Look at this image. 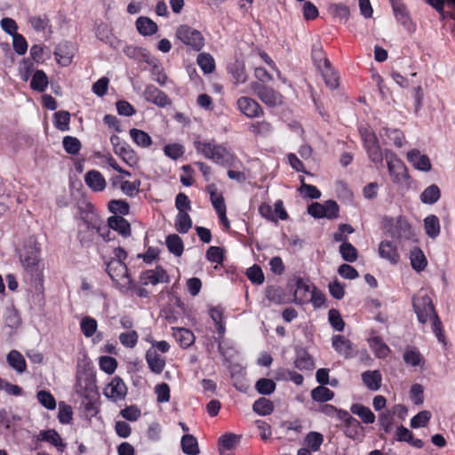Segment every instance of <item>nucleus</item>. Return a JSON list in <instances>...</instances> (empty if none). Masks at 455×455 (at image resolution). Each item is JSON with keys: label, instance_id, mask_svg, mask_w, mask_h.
I'll return each instance as SVG.
<instances>
[{"label": "nucleus", "instance_id": "f257e3e1", "mask_svg": "<svg viewBox=\"0 0 455 455\" xmlns=\"http://www.w3.org/2000/svg\"><path fill=\"white\" fill-rule=\"evenodd\" d=\"M412 305L419 322L421 323H426L429 319L432 324V331L437 338L438 341L444 344L445 336L443 331V324L435 310L430 297L427 295L413 297Z\"/></svg>", "mask_w": 455, "mask_h": 455}, {"label": "nucleus", "instance_id": "f03ea898", "mask_svg": "<svg viewBox=\"0 0 455 455\" xmlns=\"http://www.w3.org/2000/svg\"><path fill=\"white\" fill-rule=\"evenodd\" d=\"M80 210V219L83 221L78 227L77 239L80 244L84 248H90L92 246L97 235V228H92L89 221H97V213L94 212V208L92 204H86V209Z\"/></svg>", "mask_w": 455, "mask_h": 455}, {"label": "nucleus", "instance_id": "7ed1b4c3", "mask_svg": "<svg viewBox=\"0 0 455 455\" xmlns=\"http://www.w3.org/2000/svg\"><path fill=\"white\" fill-rule=\"evenodd\" d=\"M194 146L196 151L204 157L212 160L222 166H232L235 157L226 148L207 141L196 140Z\"/></svg>", "mask_w": 455, "mask_h": 455}, {"label": "nucleus", "instance_id": "20e7f679", "mask_svg": "<svg viewBox=\"0 0 455 455\" xmlns=\"http://www.w3.org/2000/svg\"><path fill=\"white\" fill-rule=\"evenodd\" d=\"M176 37L195 52L201 51L204 46L203 34L186 24L180 25L177 28Z\"/></svg>", "mask_w": 455, "mask_h": 455}, {"label": "nucleus", "instance_id": "39448f33", "mask_svg": "<svg viewBox=\"0 0 455 455\" xmlns=\"http://www.w3.org/2000/svg\"><path fill=\"white\" fill-rule=\"evenodd\" d=\"M387 233L397 242L403 240H412L414 233L411 226L405 218L399 216L396 220L391 219L386 224Z\"/></svg>", "mask_w": 455, "mask_h": 455}, {"label": "nucleus", "instance_id": "423d86ee", "mask_svg": "<svg viewBox=\"0 0 455 455\" xmlns=\"http://www.w3.org/2000/svg\"><path fill=\"white\" fill-rule=\"evenodd\" d=\"M251 88L253 93L267 106L272 108L283 104V95L272 87L259 82H253Z\"/></svg>", "mask_w": 455, "mask_h": 455}, {"label": "nucleus", "instance_id": "0eeeda50", "mask_svg": "<svg viewBox=\"0 0 455 455\" xmlns=\"http://www.w3.org/2000/svg\"><path fill=\"white\" fill-rule=\"evenodd\" d=\"M384 156L387 161L388 172L393 178L394 182L401 183L403 180L409 179L405 164L395 153L386 150Z\"/></svg>", "mask_w": 455, "mask_h": 455}, {"label": "nucleus", "instance_id": "6e6552de", "mask_svg": "<svg viewBox=\"0 0 455 455\" xmlns=\"http://www.w3.org/2000/svg\"><path fill=\"white\" fill-rule=\"evenodd\" d=\"M39 255L40 249L36 244L26 246L24 251L20 255L23 267L32 276L38 274Z\"/></svg>", "mask_w": 455, "mask_h": 455}, {"label": "nucleus", "instance_id": "1a4fd4ad", "mask_svg": "<svg viewBox=\"0 0 455 455\" xmlns=\"http://www.w3.org/2000/svg\"><path fill=\"white\" fill-rule=\"evenodd\" d=\"M104 395L114 402L124 400L127 387L119 376H115L104 390Z\"/></svg>", "mask_w": 455, "mask_h": 455}, {"label": "nucleus", "instance_id": "9d476101", "mask_svg": "<svg viewBox=\"0 0 455 455\" xmlns=\"http://www.w3.org/2000/svg\"><path fill=\"white\" fill-rule=\"evenodd\" d=\"M106 271L113 281H120L127 279V283H131L129 270L124 262L119 260L109 259L106 262Z\"/></svg>", "mask_w": 455, "mask_h": 455}, {"label": "nucleus", "instance_id": "9b49d317", "mask_svg": "<svg viewBox=\"0 0 455 455\" xmlns=\"http://www.w3.org/2000/svg\"><path fill=\"white\" fill-rule=\"evenodd\" d=\"M239 110L247 117L254 118L264 115L261 106L250 97H241L237 100Z\"/></svg>", "mask_w": 455, "mask_h": 455}, {"label": "nucleus", "instance_id": "f8f14e48", "mask_svg": "<svg viewBox=\"0 0 455 455\" xmlns=\"http://www.w3.org/2000/svg\"><path fill=\"white\" fill-rule=\"evenodd\" d=\"M140 279L143 285H148L149 283L156 285L159 283L169 282V276L161 266L156 267L155 269H149L142 272Z\"/></svg>", "mask_w": 455, "mask_h": 455}, {"label": "nucleus", "instance_id": "ddd939ff", "mask_svg": "<svg viewBox=\"0 0 455 455\" xmlns=\"http://www.w3.org/2000/svg\"><path fill=\"white\" fill-rule=\"evenodd\" d=\"M144 97L147 101L164 108L172 103L169 97L161 90L154 85H148L144 91Z\"/></svg>", "mask_w": 455, "mask_h": 455}, {"label": "nucleus", "instance_id": "4468645a", "mask_svg": "<svg viewBox=\"0 0 455 455\" xmlns=\"http://www.w3.org/2000/svg\"><path fill=\"white\" fill-rule=\"evenodd\" d=\"M408 161L417 170L422 172H429L431 170V163L427 155H421L419 150L414 148L407 153Z\"/></svg>", "mask_w": 455, "mask_h": 455}, {"label": "nucleus", "instance_id": "2eb2a0df", "mask_svg": "<svg viewBox=\"0 0 455 455\" xmlns=\"http://www.w3.org/2000/svg\"><path fill=\"white\" fill-rule=\"evenodd\" d=\"M379 254L380 258L395 265L400 259L396 245L391 241H382L379 245Z\"/></svg>", "mask_w": 455, "mask_h": 455}, {"label": "nucleus", "instance_id": "dca6fc26", "mask_svg": "<svg viewBox=\"0 0 455 455\" xmlns=\"http://www.w3.org/2000/svg\"><path fill=\"white\" fill-rule=\"evenodd\" d=\"M85 184L93 191L100 192L106 188V180L103 175L96 170H91L84 175Z\"/></svg>", "mask_w": 455, "mask_h": 455}, {"label": "nucleus", "instance_id": "f3484780", "mask_svg": "<svg viewBox=\"0 0 455 455\" xmlns=\"http://www.w3.org/2000/svg\"><path fill=\"white\" fill-rule=\"evenodd\" d=\"M37 440L52 443L60 452H62L67 446V444L63 442L59 433L54 429L41 431L37 435Z\"/></svg>", "mask_w": 455, "mask_h": 455}, {"label": "nucleus", "instance_id": "a211bd4d", "mask_svg": "<svg viewBox=\"0 0 455 455\" xmlns=\"http://www.w3.org/2000/svg\"><path fill=\"white\" fill-rule=\"evenodd\" d=\"M332 347L340 355L345 357H352L354 355L352 342L342 335H334L332 337Z\"/></svg>", "mask_w": 455, "mask_h": 455}, {"label": "nucleus", "instance_id": "6ab92c4d", "mask_svg": "<svg viewBox=\"0 0 455 455\" xmlns=\"http://www.w3.org/2000/svg\"><path fill=\"white\" fill-rule=\"evenodd\" d=\"M109 227L124 237L131 235V225L123 216L114 215L108 219Z\"/></svg>", "mask_w": 455, "mask_h": 455}, {"label": "nucleus", "instance_id": "aec40b11", "mask_svg": "<svg viewBox=\"0 0 455 455\" xmlns=\"http://www.w3.org/2000/svg\"><path fill=\"white\" fill-rule=\"evenodd\" d=\"M362 380L365 387L371 391H377L381 387L382 376L378 370L366 371L362 373Z\"/></svg>", "mask_w": 455, "mask_h": 455}, {"label": "nucleus", "instance_id": "412c9836", "mask_svg": "<svg viewBox=\"0 0 455 455\" xmlns=\"http://www.w3.org/2000/svg\"><path fill=\"white\" fill-rule=\"evenodd\" d=\"M146 361L150 371L156 374H160L165 366V360L154 349H148L146 352Z\"/></svg>", "mask_w": 455, "mask_h": 455}, {"label": "nucleus", "instance_id": "4be33fe9", "mask_svg": "<svg viewBox=\"0 0 455 455\" xmlns=\"http://www.w3.org/2000/svg\"><path fill=\"white\" fill-rule=\"evenodd\" d=\"M136 28L142 36H152L157 31V25L148 17L140 16L136 20Z\"/></svg>", "mask_w": 455, "mask_h": 455}, {"label": "nucleus", "instance_id": "5701e85b", "mask_svg": "<svg viewBox=\"0 0 455 455\" xmlns=\"http://www.w3.org/2000/svg\"><path fill=\"white\" fill-rule=\"evenodd\" d=\"M296 291H294L293 301L298 304H304L308 301L307 294L311 292L310 284L304 282L301 277L295 278Z\"/></svg>", "mask_w": 455, "mask_h": 455}, {"label": "nucleus", "instance_id": "b1692460", "mask_svg": "<svg viewBox=\"0 0 455 455\" xmlns=\"http://www.w3.org/2000/svg\"><path fill=\"white\" fill-rule=\"evenodd\" d=\"M294 365L299 371H309L314 368V361L304 348H297Z\"/></svg>", "mask_w": 455, "mask_h": 455}, {"label": "nucleus", "instance_id": "393cba45", "mask_svg": "<svg viewBox=\"0 0 455 455\" xmlns=\"http://www.w3.org/2000/svg\"><path fill=\"white\" fill-rule=\"evenodd\" d=\"M114 153L119 156L129 166H134L138 164L139 158L137 154L127 143L122 144V147L116 149Z\"/></svg>", "mask_w": 455, "mask_h": 455}, {"label": "nucleus", "instance_id": "a878e982", "mask_svg": "<svg viewBox=\"0 0 455 455\" xmlns=\"http://www.w3.org/2000/svg\"><path fill=\"white\" fill-rule=\"evenodd\" d=\"M350 411L358 416L363 423L371 424L375 421V415L370 410V408L361 404V403H354L350 407Z\"/></svg>", "mask_w": 455, "mask_h": 455}, {"label": "nucleus", "instance_id": "bb28decb", "mask_svg": "<svg viewBox=\"0 0 455 455\" xmlns=\"http://www.w3.org/2000/svg\"><path fill=\"white\" fill-rule=\"evenodd\" d=\"M182 451L187 455H197L200 452L196 438L189 434L184 435L180 441Z\"/></svg>", "mask_w": 455, "mask_h": 455}, {"label": "nucleus", "instance_id": "cd10ccee", "mask_svg": "<svg viewBox=\"0 0 455 455\" xmlns=\"http://www.w3.org/2000/svg\"><path fill=\"white\" fill-rule=\"evenodd\" d=\"M410 259L412 268L418 272L422 271L427 267V259L423 251L418 247H413L411 250Z\"/></svg>", "mask_w": 455, "mask_h": 455}, {"label": "nucleus", "instance_id": "c85d7f7f", "mask_svg": "<svg viewBox=\"0 0 455 455\" xmlns=\"http://www.w3.org/2000/svg\"><path fill=\"white\" fill-rule=\"evenodd\" d=\"M9 365L19 373L26 371L27 363L23 355L17 350H12L6 357Z\"/></svg>", "mask_w": 455, "mask_h": 455}, {"label": "nucleus", "instance_id": "c756f323", "mask_svg": "<svg viewBox=\"0 0 455 455\" xmlns=\"http://www.w3.org/2000/svg\"><path fill=\"white\" fill-rule=\"evenodd\" d=\"M165 244L168 251L177 257L182 255L184 251V243L182 239L176 234H172L166 236Z\"/></svg>", "mask_w": 455, "mask_h": 455}, {"label": "nucleus", "instance_id": "7c9ffc66", "mask_svg": "<svg viewBox=\"0 0 455 455\" xmlns=\"http://www.w3.org/2000/svg\"><path fill=\"white\" fill-rule=\"evenodd\" d=\"M228 70L236 84H243L247 80L244 64L242 61H234L228 67Z\"/></svg>", "mask_w": 455, "mask_h": 455}, {"label": "nucleus", "instance_id": "2f4dec72", "mask_svg": "<svg viewBox=\"0 0 455 455\" xmlns=\"http://www.w3.org/2000/svg\"><path fill=\"white\" fill-rule=\"evenodd\" d=\"M48 77L43 70H36L31 79L30 87L32 90L44 92L48 85Z\"/></svg>", "mask_w": 455, "mask_h": 455}, {"label": "nucleus", "instance_id": "473e14b6", "mask_svg": "<svg viewBox=\"0 0 455 455\" xmlns=\"http://www.w3.org/2000/svg\"><path fill=\"white\" fill-rule=\"evenodd\" d=\"M92 228H97V235L102 237L105 242H109L114 239V235L111 233L108 222L106 224L98 215L97 221H89Z\"/></svg>", "mask_w": 455, "mask_h": 455}, {"label": "nucleus", "instance_id": "72a5a7b5", "mask_svg": "<svg viewBox=\"0 0 455 455\" xmlns=\"http://www.w3.org/2000/svg\"><path fill=\"white\" fill-rule=\"evenodd\" d=\"M130 136L139 147L148 148L152 145L151 137L142 130L132 128L130 130Z\"/></svg>", "mask_w": 455, "mask_h": 455}, {"label": "nucleus", "instance_id": "f704fd0d", "mask_svg": "<svg viewBox=\"0 0 455 455\" xmlns=\"http://www.w3.org/2000/svg\"><path fill=\"white\" fill-rule=\"evenodd\" d=\"M323 77L325 84L331 90L336 89L339 86V76L331 65L323 67L319 70Z\"/></svg>", "mask_w": 455, "mask_h": 455}, {"label": "nucleus", "instance_id": "c9c22d12", "mask_svg": "<svg viewBox=\"0 0 455 455\" xmlns=\"http://www.w3.org/2000/svg\"><path fill=\"white\" fill-rule=\"evenodd\" d=\"M391 3L397 21L406 26L410 21V16L405 5L398 0H391Z\"/></svg>", "mask_w": 455, "mask_h": 455}, {"label": "nucleus", "instance_id": "e433bc0d", "mask_svg": "<svg viewBox=\"0 0 455 455\" xmlns=\"http://www.w3.org/2000/svg\"><path fill=\"white\" fill-rule=\"evenodd\" d=\"M371 348L374 351L375 355L379 358L386 357L389 353V347L385 344L379 336L372 337L369 339Z\"/></svg>", "mask_w": 455, "mask_h": 455}, {"label": "nucleus", "instance_id": "4c0bfd02", "mask_svg": "<svg viewBox=\"0 0 455 455\" xmlns=\"http://www.w3.org/2000/svg\"><path fill=\"white\" fill-rule=\"evenodd\" d=\"M441 196L438 186L433 184L427 188L420 195V200L426 204H433L436 203Z\"/></svg>", "mask_w": 455, "mask_h": 455}, {"label": "nucleus", "instance_id": "58836bf2", "mask_svg": "<svg viewBox=\"0 0 455 455\" xmlns=\"http://www.w3.org/2000/svg\"><path fill=\"white\" fill-rule=\"evenodd\" d=\"M403 358L405 363L412 367L419 366L425 362L422 355L416 348H406Z\"/></svg>", "mask_w": 455, "mask_h": 455}, {"label": "nucleus", "instance_id": "ea45409f", "mask_svg": "<svg viewBox=\"0 0 455 455\" xmlns=\"http://www.w3.org/2000/svg\"><path fill=\"white\" fill-rule=\"evenodd\" d=\"M252 409L257 414L267 416L273 412L274 404L270 400L265 397H260L254 402Z\"/></svg>", "mask_w": 455, "mask_h": 455}, {"label": "nucleus", "instance_id": "a19ab883", "mask_svg": "<svg viewBox=\"0 0 455 455\" xmlns=\"http://www.w3.org/2000/svg\"><path fill=\"white\" fill-rule=\"evenodd\" d=\"M266 297L275 304H284L287 302L283 290L279 286H269L266 290Z\"/></svg>", "mask_w": 455, "mask_h": 455}, {"label": "nucleus", "instance_id": "79ce46f5", "mask_svg": "<svg viewBox=\"0 0 455 455\" xmlns=\"http://www.w3.org/2000/svg\"><path fill=\"white\" fill-rule=\"evenodd\" d=\"M424 226L427 235L435 238L440 234V222L435 215H429L424 220Z\"/></svg>", "mask_w": 455, "mask_h": 455}, {"label": "nucleus", "instance_id": "37998d69", "mask_svg": "<svg viewBox=\"0 0 455 455\" xmlns=\"http://www.w3.org/2000/svg\"><path fill=\"white\" fill-rule=\"evenodd\" d=\"M70 114L65 110H60L53 115L54 126L62 132L69 130Z\"/></svg>", "mask_w": 455, "mask_h": 455}, {"label": "nucleus", "instance_id": "c03bdc74", "mask_svg": "<svg viewBox=\"0 0 455 455\" xmlns=\"http://www.w3.org/2000/svg\"><path fill=\"white\" fill-rule=\"evenodd\" d=\"M174 337L180 343V347L187 348L190 347L195 341L193 332L188 329L180 328L174 332Z\"/></svg>", "mask_w": 455, "mask_h": 455}, {"label": "nucleus", "instance_id": "a18cd8bd", "mask_svg": "<svg viewBox=\"0 0 455 455\" xmlns=\"http://www.w3.org/2000/svg\"><path fill=\"white\" fill-rule=\"evenodd\" d=\"M196 62L204 74H211L215 69V61L210 53H199L196 59Z\"/></svg>", "mask_w": 455, "mask_h": 455}, {"label": "nucleus", "instance_id": "49530a36", "mask_svg": "<svg viewBox=\"0 0 455 455\" xmlns=\"http://www.w3.org/2000/svg\"><path fill=\"white\" fill-rule=\"evenodd\" d=\"M192 227V220L188 213L178 212L175 219V228L180 234H186Z\"/></svg>", "mask_w": 455, "mask_h": 455}, {"label": "nucleus", "instance_id": "de8ad7c7", "mask_svg": "<svg viewBox=\"0 0 455 455\" xmlns=\"http://www.w3.org/2000/svg\"><path fill=\"white\" fill-rule=\"evenodd\" d=\"M311 397L314 401L324 403L334 397V392L324 386H319L311 391Z\"/></svg>", "mask_w": 455, "mask_h": 455}, {"label": "nucleus", "instance_id": "09e8293b", "mask_svg": "<svg viewBox=\"0 0 455 455\" xmlns=\"http://www.w3.org/2000/svg\"><path fill=\"white\" fill-rule=\"evenodd\" d=\"M311 56L315 65L319 70L331 64L320 45L315 44L313 46Z\"/></svg>", "mask_w": 455, "mask_h": 455}, {"label": "nucleus", "instance_id": "8fccbe9b", "mask_svg": "<svg viewBox=\"0 0 455 455\" xmlns=\"http://www.w3.org/2000/svg\"><path fill=\"white\" fill-rule=\"evenodd\" d=\"M207 191L210 194L211 202L216 212L227 209L224 198L221 195L217 194V188L214 184L209 185Z\"/></svg>", "mask_w": 455, "mask_h": 455}, {"label": "nucleus", "instance_id": "3c124183", "mask_svg": "<svg viewBox=\"0 0 455 455\" xmlns=\"http://www.w3.org/2000/svg\"><path fill=\"white\" fill-rule=\"evenodd\" d=\"M342 259L347 262H355L358 258L356 248L350 243H342L339 248Z\"/></svg>", "mask_w": 455, "mask_h": 455}, {"label": "nucleus", "instance_id": "603ef678", "mask_svg": "<svg viewBox=\"0 0 455 455\" xmlns=\"http://www.w3.org/2000/svg\"><path fill=\"white\" fill-rule=\"evenodd\" d=\"M80 327L83 334L87 337H92L97 331V321L91 316H84L82 318Z\"/></svg>", "mask_w": 455, "mask_h": 455}, {"label": "nucleus", "instance_id": "864d4df0", "mask_svg": "<svg viewBox=\"0 0 455 455\" xmlns=\"http://www.w3.org/2000/svg\"><path fill=\"white\" fill-rule=\"evenodd\" d=\"M275 383L271 379H259L255 384V389L260 395H271L275 389Z\"/></svg>", "mask_w": 455, "mask_h": 455}, {"label": "nucleus", "instance_id": "5fc2aeb1", "mask_svg": "<svg viewBox=\"0 0 455 455\" xmlns=\"http://www.w3.org/2000/svg\"><path fill=\"white\" fill-rule=\"evenodd\" d=\"M20 316L15 308H7L4 313V324L6 327L14 330L20 325Z\"/></svg>", "mask_w": 455, "mask_h": 455}, {"label": "nucleus", "instance_id": "6e6d98bb", "mask_svg": "<svg viewBox=\"0 0 455 455\" xmlns=\"http://www.w3.org/2000/svg\"><path fill=\"white\" fill-rule=\"evenodd\" d=\"M108 210L115 215L124 216L129 213L130 205L124 200H111L108 203Z\"/></svg>", "mask_w": 455, "mask_h": 455}, {"label": "nucleus", "instance_id": "4d7b16f0", "mask_svg": "<svg viewBox=\"0 0 455 455\" xmlns=\"http://www.w3.org/2000/svg\"><path fill=\"white\" fill-rule=\"evenodd\" d=\"M62 144L65 151L70 155H77L82 147L80 140L72 136L64 137Z\"/></svg>", "mask_w": 455, "mask_h": 455}, {"label": "nucleus", "instance_id": "13d9d810", "mask_svg": "<svg viewBox=\"0 0 455 455\" xmlns=\"http://www.w3.org/2000/svg\"><path fill=\"white\" fill-rule=\"evenodd\" d=\"M363 431L360 422L354 417L345 423V435L352 439H355Z\"/></svg>", "mask_w": 455, "mask_h": 455}, {"label": "nucleus", "instance_id": "bf43d9fd", "mask_svg": "<svg viewBox=\"0 0 455 455\" xmlns=\"http://www.w3.org/2000/svg\"><path fill=\"white\" fill-rule=\"evenodd\" d=\"M323 442V436L321 433L318 432H309L305 438V443L313 451H319Z\"/></svg>", "mask_w": 455, "mask_h": 455}, {"label": "nucleus", "instance_id": "052dcab7", "mask_svg": "<svg viewBox=\"0 0 455 455\" xmlns=\"http://www.w3.org/2000/svg\"><path fill=\"white\" fill-rule=\"evenodd\" d=\"M248 279L255 284H262L265 277L261 267L258 265H253L246 270Z\"/></svg>", "mask_w": 455, "mask_h": 455}, {"label": "nucleus", "instance_id": "680f3d73", "mask_svg": "<svg viewBox=\"0 0 455 455\" xmlns=\"http://www.w3.org/2000/svg\"><path fill=\"white\" fill-rule=\"evenodd\" d=\"M38 402L48 410L56 408V400L53 395L45 390H40L36 395Z\"/></svg>", "mask_w": 455, "mask_h": 455}, {"label": "nucleus", "instance_id": "e2e57ef3", "mask_svg": "<svg viewBox=\"0 0 455 455\" xmlns=\"http://www.w3.org/2000/svg\"><path fill=\"white\" fill-rule=\"evenodd\" d=\"M431 417L432 414L429 411H421L411 419V427L412 428L426 427Z\"/></svg>", "mask_w": 455, "mask_h": 455}, {"label": "nucleus", "instance_id": "0e129e2a", "mask_svg": "<svg viewBox=\"0 0 455 455\" xmlns=\"http://www.w3.org/2000/svg\"><path fill=\"white\" fill-rule=\"evenodd\" d=\"M205 256L209 261L221 264L224 260V249L219 246H210Z\"/></svg>", "mask_w": 455, "mask_h": 455}, {"label": "nucleus", "instance_id": "69168bd1", "mask_svg": "<svg viewBox=\"0 0 455 455\" xmlns=\"http://www.w3.org/2000/svg\"><path fill=\"white\" fill-rule=\"evenodd\" d=\"M329 322L331 327L337 331H342L345 328V322L343 321L339 312L337 309H331L328 314Z\"/></svg>", "mask_w": 455, "mask_h": 455}, {"label": "nucleus", "instance_id": "338daca9", "mask_svg": "<svg viewBox=\"0 0 455 455\" xmlns=\"http://www.w3.org/2000/svg\"><path fill=\"white\" fill-rule=\"evenodd\" d=\"M164 154L172 160H177L184 154V148L180 144H168L164 148Z\"/></svg>", "mask_w": 455, "mask_h": 455}, {"label": "nucleus", "instance_id": "774afa93", "mask_svg": "<svg viewBox=\"0 0 455 455\" xmlns=\"http://www.w3.org/2000/svg\"><path fill=\"white\" fill-rule=\"evenodd\" d=\"M73 411L70 405L60 403L58 419L61 424H69L72 420Z\"/></svg>", "mask_w": 455, "mask_h": 455}]
</instances>
